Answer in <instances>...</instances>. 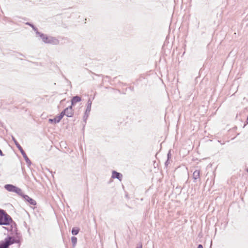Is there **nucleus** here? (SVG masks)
<instances>
[{"label": "nucleus", "instance_id": "obj_1", "mask_svg": "<svg viewBox=\"0 0 248 248\" xmlns=\"http://www.w3.org/2000/svg\"><path fill=\"white\" fill-rule=\"evenodd\" d=\"M13 221L11 217L4 210L0 209V225H9Z\"/></svg>", "mask_w": 248, "mask_h": 248}, {"label": "nucleus", "instance_id": "obj_2", "mask_svg": "<svg viewBox=\"0 0 248 248\" xmlns=\"http://www.w3.org/2000/svg\"><path fill=\"white\" fill-rule=\"evenodd\" d=\"M4 248H9V246L13 244H18L19 243V240L14 236H8L3 241L0 242Z\"/></svg>", "mask_w": 248, "mask_h": 248}, {"label": "nucleus", "instance_id": "obj_3", "mask_svg": "<svg viewBox=\"0 0 248 248\" xmlns=\"http://www.w3.org/2000/svg\"><path fill=\"white\" fill-rule=\"evenodd\" d=\"M12 140L14 141L15 145H16V147L18 149V150L20 151L21 154L23 155L24 158L25 159L26 162L27 163L28 166H30L31 164V162L28 156L27 155L26 153L22 148V147L20 146V145L19 144V143L17 142V141L16 140L15 137L12 136Z\"/></svg>", "mask_w": 248, "mask_h": 248}, {"label": "nucleus", "instance_id": "obj_4", "mask_svg": "<svg viewBox=\"0 0 248 248\" xmlns=\"http://www.w3.org/2000/svg\"><path fill=\"white\" fill-rule=\"evenodd\" d=\"M4 188L7 191L16 193L18 195H21L22 191L21 188L12 184H6L4 186Z\"/></svg>", "mask_w": 248, "mask_h": 248}, {"label": "nucleus", "instance_id": "obj_5", "mask_svg": "<svg viewBox=\"0 0 248 248\" xmlns=\"http://www.w3.org/2000/svg\"><path fill=\"white\" fill-rule=\"evenodd\" d=\"M19 196L22 197L25 201L29 202L30 204L32 205L36 204V202L35 200L30 198L28 195L24 194L22 192H21V195Z\"/></svg>", "mask_w": 248, "mask_h": 248}, {"label": "nucleus", "instance_id": "obj_6", "mask_svg": "<svg viewBox=\"0 0 248 248\" xmlns=\"http://www.w3.org/2000/svg\"><path fill=\"white\" fill-rule=\"evenodd\" d=\"M65 111V115L68 117H71L73 116L74 111L73 109V107L70 106L67 108L63 109Z\"/></svg>", "mask_w": 248, "mask_h": 248}, {"label": "nucleus", "instance_id": "obj_7", "mask_svg": "<svg viewBox=\"0 0 248 248\" xmlns=\"http://www.w3.org/2000/svg\"><path fill=\"white\" fill-rule=\"evenodd\" d=\"M38 36L40 37V39H42V41L46 44H48L50 38V36H48L46 34L43 33L42 32H37Z\"/></svg>", "mask_w": 248, "mask_h": 248}, {"label": "nucleus", "instance_id": "obj_8", "mask_svg": "<svg viewBox=\"0 0 248 248\" xmlns=\"http://www.w3.org/2000/svg\"><path fill=\"white\" fill-rule=\"evenodd\" d=\"M111 177L113 179H117L119 181H121L123 178V175L115 170H113L112 172Z\"/></svg>", "mask_w": 248, "mask_h": 248}, {"label": "nucleus", "instance_id": "obj_9", "mask_svg": "<svg viewBox=\"0 0 248 248\" xmlns=\"http://www.w3.org/2000/svg\"><path fill=\"white\" fill-rule=\"evenodd\" d=\"M81 100V98L78 96L76 95L73 96L71 99V105L72 107L74 106L77 103L80 102Z\"/></svg>", "mask_w": 248, "mask_h": 248}, {"label": "nucleus", "instance_id": "obj_10", "mask_svg": "<svg viewBox=\"0 0 248 248\" xmlns=\"http://www.w3.org/2000/svg\"><path fill=\"white\" fill-rule=\"evenodd\" d=\"M53 45H57L59 44V41L56 37L50 36L48 41V43Z\"/></svg>", "mask_w": 248, "mask_h": 248}, {"label": "nucleus", "instance_id": "obj_11", "mask_svg": "<svg viewBox=\"0 0 248 248\" xmlns=\"http://www.w3.org/2000/svg\"><path fill=\"white\" fill-rule=\"evenodd\" d=\"M200 171L199 170H196L193 173V178L195 181L200 178Z\"/></svg>", "mask_w": 248, "mask_h": 248}, {"label": "nucleus", "instance_id": "obj_12", "mask_svg": "<svg viewBox=\"0 0 248 248\" xmlns=\"http://www.w3.org/2000/svg\"><path fill=\"white\" fill-rule=\"evenodd\" d=\"M92 104V101L91 100V99L89 98L87 101V107H86V111L87 112H91Z\"/></svg>", "mask_w": 248, "mask_h": 248}, {"label": "nucleus", "instance_id": "obj_13", "mask_svg": "<svg viewBox=\"0 0 248 248\" xmlns=\"http://www.w3.org/2000/svg\"><path fill=\"white\" fill-rule=\"evenodd\" d=\"M79 232V229L78 228L74 227L72 228L71 232L73 235H76Z\"/></svg>", "mask_w": 248, "mask_h": 248}, {"label": "nucleus", "instance_id": "obj_14", "mask_svg": "<svg viewBox=\"0 0 248 248\" xmlns=\"http://www.w3.org/2000/svg\"><path fill=\"white\" fill-rule=\"evenodd\" d=\"M65 115V111H63V110L61 112L60 115L58 116H57V118L58 119V121L60 122L62 119L63 117V116Z\"/></svg>", "mask_w": 248, "mask_h": 248}, {"label": "nucleus", "instance_id": "obj_15", "mask_svg": "<svg viewBox=\"0 0 248 248\" xmlns=\"http://www.w3.org/2000/svg\"><path fill=\"white\" fill-rule=\"evenodd\" d=\"M65 115V111H63V110L61 112L60 115L58 116H57V118L58 119V121L60 122L62 119L63 117V116Z\"/></svg>", "mask_w": 248, "mask_h": 248}, {"label": "nucleus", "instance_id": "obj_16", "mask_svg": "<svg viewBox=\"0 0 248 248\" xmlns=\"http://www.w3.org/2000/svg\"><path fill=\"white\" fill-rule=\"evenodd\" d=\"M90 112H87L86 110H85V112L84 113V115L83 116V122L85 123H86V122H87V120L89 116V114H90Z\"/></svg>", "mask_w": 248, "mask_h": 248}, {"label": "nucleus", "instance_id": "obj_17", "mask_svg": "<svg viewBox=\"0 0 248 248\" xmlns=\"http://www.w3.org/2000/svg\"><path fill=\"white\" fill-rule=\"evenodd\" d=\"M71 241H72L73 247H75L77 243V238L75 236L72 237H71Z\"/></svg>", "mask_w": 248, "mask_h": 248}, {"label": "nucleus", "instance_id": "obj_18", "mask_svg": "<svg viewBox=\"0 0 248 248\" xmlns=\"http://www.w3.org/2000/svg\"><path fill=\"white\" fill-rule=\"evenodd\" d=\"M48 122L51 124H57L59 123V122L58 121L57 117H55L53 119H49L48 120Z\"/></svg>", "mask_w": 248, "mask_h": 248}, {"label": "nucleus", "instance_id": "obj_19", "mask_svg": "<svg viewBox=\"0 0 248 248\" xmlns=\"http://www.w3.org/2000/svg\"><path fill=\"white\" fill-rule=\"evenodd\" d=\"M32 29L35 32V33L37 35V36H38V34L37 32H40L38 31L37 28L34 26L32 27Z\"/></svg>", "mask_w": 248, "mask_h": 248}, {"label": "nucleus", "instance_id": "obj_20", "mask_svg": "<svg viewBox=\"0 0 248 248\" xmlns=\"http://www.w3.org/2000/svg\"><path fill=\"white\" fill-rule=\"evenodd\" d=\"M170 157H171V154H170V150L169 153L167 154V159H170Z\"/></svg>", "mask_w": 248, "mask_h": 248}, {"label": "nucleus", "instance_id": "obj_21", "mask_svg": "<svg viewBox=\"0 0 248 248\" xmlns=\"http://www.w3.org/2000/svg\"><path fill=\"white\" fill-rule=\"evenodd\" d=\"M26 24L30 26L31 28H32V27L34 26V25L31 22H27Z\"/></svg>", "mask_w": 248, "mask_h": 248}, {"label": "nucleus", "instance_id": "obj_22", "mask_svg": "<svg viewBox=\"0 0 248 248\" xmlns=\"http://www.w3.org/2000/svg\"><path fill=\"white\" fill-rule=\"evenodd\" d=\"M169 163H170L169 159H167V161L165 163V165L166 166H167Z\"/></svg>", "mask_w": 248, "mask_h": 248}, {"label": "nucleus", "instance_id": "obj_23", "mask_svg": "<svg viewBox=\"0 0 248 248\" xmlns=\"http://www.w3.org/2000/svg\"><path fill=\"white\" fill-rule=\"evenodd\" d=\"M136 248H142V245L141 244L138 245L137 246Z\"/></svg>", "mask_w": 248, "mask_h": 248}, {"label": "nucleus", "instance_id": "obj_24", "mask_svg": "<svg viewBox=\"0 0 248 248\" xmlns=\"http://www.w3.org/2000/svg\"><path fill=\"white\" fill-rule=\"evenodd\" d=\"M198 248H203V246L202 244H199L198 246Z\"/></svg>", "mask_w": 248, "mask_h": 248}, {"label": "nucleus", "instance_id": "obj_25", "mask_svg": "<svg viewBox=\"0 0 248 248\" xmlns=\"http://www.w3.org/2000/svg\"><path fill=\"white\" fill-rule=\"evenodd\" d=\"M0 248H4L3 246L1 244V243L0 242Z\"/></svg>", "mask_w": 248, "mask_h": 248}, {"label": "nucleus", "instance_id": "obj_26", "mask_svg": "<svg viewBox=\"0 0 248 248\" xmlns=\"http://www.w3.org/2000/svg\"><path fill=\"white\" fill-rule=\"evenodd\" d=\"M246 170L248 172V167L246 168Z\"/></svg>", "mask_w": 248, "mask_h": 248}, {"label": "nucleus", "instance_id": "obj_27", "mask_svg": "<svg viewBox=\"0 0 248 248\" xmlns=\"http://www.w3.org/2000/svg\"><path fill=\"white\" fill-rule=\"evenodd\" d=\"M177 188H180V189H181V188L180 187H178V186H177V187H176V189H177Z\"/></svg>", "mask_w": 248, "mask_h": 248}]
</instances>
